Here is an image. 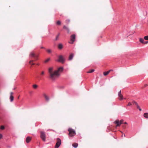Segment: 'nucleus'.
I'll return each instance as SVG.
<instances>
[{
    "label": "nucleus",
    "mask_w": 148,
    "mask_h": 148,
    "mask_svg": "<svg viewBox=\"0 0 148 148\" xmlns=\"http://www.w3.org/2000/svg\"><path fill=\"white\" fill-rule=\"evenodd\" d=\"M63 69V68L61 67H59L58 70L53 72V68L52 67H50L48 69V72L49 74L50 77L52 79H54L56 77L59 75V72L62 71Z\"/></svg>",
    "instance_id": "1"
},
{
    "label": "nucleus",
    "mask_w": 148,
    "mask_h": 148,
    "mask_svg": "<svg viewBox=\"0 0 148 148\" xmlns=\"http://www.w3.org/2000/svg\"><path fill=\"white\" fill-rule=\"evenodd\" d=\"M68 131L69 132V136L73 137L75 135L76 133L75 131L73 129L70 128L68 129Z\"/></svg>",
    "instance_id": "2"
},
{
    "label": "nucleus",
    "mask_w": 148,
    "mask_h": 148,
    "mask_svg": "<svg viewBox=\"0 0 148 148\" xmlns=\"http://www.w3.org/2000/svg\"><path fill=\"white\" fill-rule=\"evenodd\" d=\"M29 56L30 57L34 58L35 60H38V55H36L33 52H32L30 53Z\"/></svg>",
    "instance_id": "3"
},
{
    "label": "nucleus",
    "mask_w": 148,
    "mask_h": 148,
    "mask_svg": "<svg viewBox=\"0 0 148 148\" xmlns=\"http://www.w3.org/2000/svg\"><path fill=\"white\" fill-rule=\"evenodd\" d=\"M57 142L55 146V148H58L60 146L61 144V140L59 138L56 139Z\"/></svg>",
    "instance_id": "4"
},
{
    "label": "nucleus",
    "mask_w": 148,
    "mask_h": 148,
    "mask_svg": "<svg viewBox=\"0 0 148 148\" xmlns=\"http://www.w3.org/2000/svg\"><path fill=\"white\" fill-rule=\"evenodd\" d=\"M40 137L43 141H45L46 140V136L45 132H40Z\"/></svg>",
    "instance_id": "5"
},
{
    "label": "nucleus",
    "mask_w": 148,
    "mask_h": 148,
    "mask_svg": "<svg viewBox=\"0 0 148 148\" xmlns=\"http://www.w3.org/2000/svg\"><path fill=\"white\" fill-rule=\"evenodd\" d=\"M75 39V34L72 35L70 37L71 42H69V43L73 44Z\"/></svg>",
    "instance_id": "6"
},
{
    "label": "nucleus",
    "mask_w": 148,
    "mask_h": 148,
    "mask_svg": "<svg viewBox=\"0 0 148 148\" xmlns=\"http://www.w3.org/2000/svg\"><path fill=\"white\" fill-rule=\"evenodd\" d=\"M58 59L57 60L58 62L63 63L65 61V59L62 55H60L58 56Z\"/></svg>",
    "instance_id": "7"
},
{
    "label": "nucleus",
    "mask_w": 148,
    "mask_h": 148,
    "mask_svg": "<svg viewBox=\"0 0 148 148\" xmlns=\"http://www.w3.org/2000/svg\"><path fill=\"white\" fill-rule=\"evenodd\" d=\"M118 95L119 96V100H121L123 99V97L121 94V91L120 90L118 92Z\"/></svg>",
    "instance_id": "8"
},
{
    "label": "nucleus",
    "mask_w": 148,
    "mask_h": 148,
    "mask_svg": "<svg viewBox=\"0 0 148 148\" xmlns=\"http://www.w3.org/2000/svg\"><path fill=\"white\" fill-rule=\"evenodd\" d=\"M114 123L115 124H116V125L115 126L116 127H117L118 126H120L121 124L120 123L119 121L118 120H116L114 122Z\"/></svg>",
    "instance_id": "9"
},
{
    "label": "nucleus",
    "mask_w": 148,
    "mask_h": 148,
    "mask_svg": "<svg viewBox=\"0 0 148 148\" xmlns=\"http://www.w3.org/2000/svg\"><path fill=\"white\" fill-rule=\"evenodd\" d=\"M43 96L44 97V98L45 99V100L47 101H49V97L46 94H43Z\"/></svg>",
    "instance_id": "10"
},
{
    "label": "nucleus",
    "mask_w": 148,
    "mask_h": 148,
    "mask_svg": "<svg viewBox=\"0 0 148 148\" xmlns=\"http://www.w3.org/2000/svg\"><path fill=\"white\" fill-rule=\"evenodd\" d=\"M113 71V70H110L108 71L104 72L103 73V75L104 76H106L108 75L110 71Z\"/></svg>",
    "instance_id": "11"
},
{
    "label": "nucleus",
    "mask_w": 148,
    "mask_h": 148,
    "mask_svg": "<svg viewBox=\"0 0 148 148\" xmlns=\"http://www.w3.org/2000/svg\"><path fill=\"white\" fill-rule=\"evenodd\" d=\"M31 138L29 136L27 137L26 139V141L27 143H29L31 140Z\"/></svg>",
    "instance_id": "12"
},
{
    "label": "nucleus",
    "mask_w": 148,
    "mask_h": 148,
    "mask_svg": "<svg viewBox=\"0 0 148 148\" xmlns=\"http://www.w3.org/2000/svg\"><path fill=\"white\" fill-rule=\"evenodd\" d=\"M74 55L73 53H71V54L69 56V60H71L73 58V57Z\"/></svg>",
    "instance_id": "13"
},
{
    "label": "nucleus",
    "mask_w": 148,
    "mask_h": 148,
    "mask_svg": "<svg viewBox=\"0 0 148 148\" xmlns=\"http://www.w3.org/2000/svg\"><path fill=\"white\" fill-rule=\"evenodd\" d=\"M139 41L142 44H143L144 42V39L141 38H140L139 39Z\"/></svg>",
    "instance_id": "14"
},
{
    "label": "nucleus",
    "mask_w": 148,
    "mask_h": 148,
    "mask_svg": "<svg viewBox=\"0 0 148 148\" xmlns=\"http://www.w3.org/2000/svg\"><path fill=\"white\" fill-rule=\"evenodd\" d=\"M144 116L146 118L148 119V113H145L144 114Z\"/></svg>",
    "instance_id": "15"
},
{
    "label": "nucleus",
    "mask_w": 148,
    "mask_h": 148,
    "mask_svg": "<svg viewBox=\"0 0 148 148\" xmlns=\"http://www.w3.org/2000/svg\"><path fill=\"white\" fill-rule=\"evenodd\" d=\"M78 145L77 143H75L73 144L72 145L75 148H76L77 147Z\"/></svg>",
    "instance_id": "16"
},
{
    "label": "nucleus",
    "mask_w": 148,
    "mask_h": 148,
    "mask_svg": "<svg viewBox=\"0 0 148 148\" xmlns=\"http://www.w3.org/2000/svg\"><path fill=\"white\" fill-rule=\"evenodd\" d=\"M63 47V45L62 44H59L58 45V48L60 49H61Z\"/></svg>",
    "instance_id": "17"
},
{
    "label": "nucleus",
    "mask_w": 148,
    "mask_h": 148,
    "mask_svg": "<svg viewBox=\"0 0 148 148\" xmlns=\"http://www.w3.org/2000/svg\"><path fill=\"white\" fill-rule=\"evenodd\" d=\"M63 28L66 30L68 33H69V29L66 26H64L63 27Z\"/></svg>",
    "instance_id": "18"
},
{
    "label": "nucleus",
    "mask_w": 148,
    "mask_h": 148,
    "mask_svg": "<svg viewBox=\"0 0 148 148\" xmlns=\"http://www.w3.org/2000/svg\"><path fill=\"white\" fill-rule=\"evenodd\" d=\"M94 71H95L94 69H92L90 70L89 71H87V73H92V72H93Z\"/></svg>",
    "instance_id": "19"
},
{
    "label": "nucleus",
    "mask_w": 148,
    "mask_h": 148,
    "mask_svg": "<svg viewBox=\"0 0 148 148\" xmlns=\"http://www.w3.org/2000/svg\"><path fill=\"white\" fill-rule=\"evenodd\" d=\"M10 99L11 102L13 101L14 99V97L12 95L10 96Z\"/></svg>",
    "instance_id": "20"
},
{
    "label": "nucleus",
    "mask_w": 148,
    "mask_h": 148,
    "mask_svg": "<svg viewBox=\"0 0 148 148\" xmlns=\"http://www.w3.org/2000/svg\"><path fill=\"white\" fill-rule=\"evenodd\" d=\"M33 87L34 89H36L37 88L38 86L36 84H34L33 85Z\"/></svg>",
    "instance_id": "21"
},
{
    "label": "nucleus",
    "mask_w": 148,
    "mask_h": 148,
    "mask_svg": "<svg viewBox=\"0 0 148 148\" xmlns=\"http://www.w3.org/2000/svg\"><path fill=\"white\" fill-rule=\"evenodd\" d=\"M50 60V58H48L44 61V62L45 63H47Z\"/></svg>",
    "instance_id": "22"
},
{
    "label": "nucleus",
    "mask_w": 148,
    "mask_h": 148,
    "mask_svg": "<svg viewBox=\"0 0 148 148\" xmlns=\"http://www.w3.org/2000/svg\"><path fill=\"white\" fill-rule=\"evenodd\" d=\"M47 51L48 53H50L52 52L51 50L50 49H47Z\"/></svg>",
    "instance_id": "23"
},
{
    "label": "nucleus",
    "mask_w": 148,
    "mask_h": 148,
    "mask_svg": "<svg viewBox=\"0 0 148 148\" xmlns=\"http://www.w3.org/2000/svg\"><path fill=\"white\" fill-rule=\"evenodd\" d=\"M56 24L57 25H61V22L59 21H58L56 22Z\"/></svg>",
    "instance_id": "24"
},
{
    "label": "nucleus",
    "mask_w": 148,
    "mask_h": 148,
    "mask_svg": "<svg viewBox=\"0 0 148 148\" xmlns=\"http://www.w3.org/2000/svg\"><path fill=\"white\" fill-rule=\"evenodd\" d=\"M132 104H135L136 105L138 103L136 102L133 101L132 102Z\"/></svg>",
    "instance_id": "25"
},
{
    "label": "nucleus",
    "mask_w": 148,
    "mask_h": 148,
    "mask_svg": "<svg viewBox=\"0 0 148 148\" xmlns=\"http://www.w3.org/2000/svg\"><path fill=\"white\" fill-rule=\"evenodd\" d=\"M144 39L145 40H148V36H144Z\"/></svg>",
    "instance_id": "26"
},
{
    "label": "nucleus",
    "mask_w": 148,
    "mask_h": 148,
    "mask_svg": "<svg viewBox=\"0 0 148 148\" xmlns=\"http://www.w3.org/2000/svg\"><path fill=\"white\" fill-rule=\"evenodd\" d=\"M5 129L4 126L3 125L1 126L0 127V129L1 130H3Z\"/></svg>",
    "instance_id": "27"
},
{
    "label": "nucleus",
    "mask_w": 148,
    "mask_h": 148,
    "mask_svg": "<svg viewBox=\"0 0 148 148\" xmlns=\"http://www.w3.org/2000/svg\"><path fill=\"white\" fill-rule=\"evenodd\" d=\"M59 35H60L59 34H58L57 36H56V39H55V40H57L58 39Z\"/></svg>",
    "instance_id": "28"
},
{
    "label": "nucleus",
    "mask_w": 148,
    "mask_h": 148,
    "mask_svg": "<svg viewBox=\"0 0 148 148\" xmlns=\"http://www.w3.org/2000/svg\"><path fill=\"white\" fill-rule=\"evenodd\" d=\"M132 105V103L130 102H129L128 104L127 105L128 106H130Z\"/></svg>",
    "instance_id": "29"
},
{
    "label": "nucleus",
    "mask_w": 148,
    "mask_h": 148,
    "mask_svg": "<svg viewBox=\"0 0 148 148\" xmlns=\"http://www.w3.org/2000/svg\"><path fill=\"white\" fill-rule=\"evenodd\" d=\"M70 22V20L69 19H67L66 21V22L67 23H68Z\"/></svg>",
    "instance_id": "30"
},
{
    "label": "nucleus",
    "mask_w": 148,
    "mask_h": 148,
    "mask_svg": "<svg viewBox=\"0 0 148 148\" xmlns=\"http://www.w3.org/2000/svg\"><path fill=\"white\" fill-rule=\"evenodd\" d=\"M45 74V72L44 71H42L41 72V75H44Z\"/></svg>",
    "instance_id": "31"
},
{
    "label": "nucleus",
    "mask_w": 148,
    "mask_h": 148,
    "mask_svg": "<svg viewBox=\"0 0 148 148\" xmlns=\"http://www.w3.org/2000/svg\"><path fill=\"white\" fill-rule=\"evenodd\" d=\"M123 120H121L120 121H119V122L121 124H122L123 123Z\"/></svg>",
    "instance_id": "32"
},
{
    "label": "nucleus",
    "mask_w": 148,
    "mask_h": 148,
    "mask_svg": "<svg viewBox=\"0 0 148 148\" xmlns=\"http://www.w3.org/2000/svg\"><path fill=\"white\" fill-rule=\"evenodd\" d=\"M137 108L138 109H139L140 108V106H139V105H138V103L136 105Z\"/></svg>",
    "instance_id": "33"
},
{
    "label": "nucleus",
    "mask_w": 148,
    "mask_h": 148,
    "mask_svg": "<svg viewBox=\"0 0 148 148\" xmlns=\"http://www.w3.org/2000/svg\"><path fill=\"white\" fill-rule=\"evenodd\" d=\"M148 43V41H144L143 44H146Z\"/></svg>",
    "instance_id": "34"
},
{
    "label": "nucleus",
    "mask_w": 148,
    "mask_h": 148,
    "mask_svg": "<svg viewBox=\"0 0 148 148\" xmlns=\"http://www.w3.org/2000/svg\"><path fill=\"white\" fill-rule=\"evenodd\" d=\"M13 94V93L12 92H11L10 93V96L12 95Z\"/></svg>",
    "instance_id": "35"
},
{
    "label": "nucleus",
    "mask_w": 148,
    "mask_h": 148,
    "mask_svg": "<svg viewBox=\"0 0 148 148\" xmlns=\"http://www.w3.org/2000/svg\"><path fill=\"white\" fill-rule=\"evenodd\" d=\"M2 137V135L1 134H0V139Z\"/></svg>",
    "instance_id": "36"
},
{
    "label": "nucleus",
    "mask_w": 148,
    "mask_h": 148,
    "mask_svg": "<svg viewBox=\"0 0 148 148\" xmlns=\"http://www.w3.org/2000/svg\"><path fill=\"white\" fill-rule=\"evenodd\" d=\"M33 61H34V60H30V61H29V63L30 64H31V62H33Z\"/></svg>",
    "instance_id": "37"
},
{
    "label": "nucleus",
    "mask_w": 148,
    "mask_h": 148,
    "mask_svg": "<svg viewBox=\"0 0 148 148\" xmlns=\"http://www.w3.org/2000/svg\"><path fill=\"white\" fill-rule=\"evenodd\" d=\"M125 137V134H124L123 135V134H122V137Z\"/></svg>",
    "instance_id": "38"
},
{
    "label": "nucleus",
    "mask_w": 148,
    "mask_h": 148,
    "mask_svg": "<svg viewBox=\"0 0 148 148\" xmlns=\"http://www.w3.org/2000/svg\"><path fill=\"white\" fill-rule=\"evenodd\" d=\"M41 49H44L45 48L44 47H41Z\"/></svg>",
    "instance_id": "39"
},
{
    "label": "nucleus",
    "mask_w": 148,
    "mask_h": 148,
    "mask_svg": "<svg viewBox=\"0 0 148 148\" xmlns=\"http://www.w3.org/2000/svg\"><path fill=\"white\" fill-rule=\"evenodd\" d=\"M138 109L140 111H141L142 110V109H141V108H140Z\"/></svg>",
    "instance_id": "40"
},
{
    "label": "nucleus",
    "mask_w": 148,
    "mask_h": 148,
    "mask_svg": "<svg viewBox=\"0 0 148 148\" xmlns=\"http://www.w3.org/2000/svg\"><path fill=\"white\" fill-rule=\"evenodd\" d=\"M147 86V84H145V87H146V86Z\"/></svg>",
    "instance_id": "41"
},
{
    "label": "nucleus",
    "mask_w": 148,
    "mask_h": 148,
    "mask_svg": "<svg viewBox=\"0 0 148 148\" xmlns=\"http://www.w3.org/2000/svg\"><path fill=\"white\" fill-rule=\"evenodd\" d=\"M124 123L126 124H127V123L126 122H125V123Z\"/></svg>",
    "instance_id": "42"
},
{
    "label": "nucleus",
    "mask_w": 148,
    "mask_h": 148,
    "mask_svg": "<svg viewBox=\"0 0 148 148\" xmlns=\"http://www.w3.org/2000/svg\"><path fill=\"white\" fill-rule=\"evenodd\" d=\"M34 63H32V64H31V65H34Z\"/></svg>",
    "instance_id": "43"
},
{
    "label": "nucleus",
    "mask_w": 148,
    "mask_h": 148,
    "mask_svg": "<svg viewBox=\"0 0 148 148\" xmlns=\"http://www.w3.org/2000/svg\"><path fill=\"white\" fill-rule=\"evenodd\" d=\"M19 97H20V96H18V99H19Z\"/></svg>",
    "instance_id": "44"
},
{
    "label": "nucleus",
    "mask_w": 148,
    "mask_h": 148,
    "mask_svg": "<svg viewBox=\"0 0 148 148\" xmlns=\"http://www.w3.org/2000/svg\"><path fill=\"white\" fill-rule=\"evenodd\" d=\"M37 65H39V64H37Z\"/></svg>",
    "instance_id": "45"
},
{
    "label": "nucleus",
    "mask_w": 148,
    "mask_h": 148,
    "mask_svg": "<svg viewBox=\"0 0 148 148\" xmlns=\"http://www.w3.org/2000/svg\"><path fill=\"white\" fill-rule=\"evenodd\" d=\"M15 89H16V88H14V90H15Z\"/></svg>",
    "instance_id": "46"
},
{
    "label": "nucleus",
    "mask_w": 148,
    "mask_h": 148,
    "mask_svg": "<svg viewBox=\"0 0 148 148\" xmlns=\"http://www.w3.org/2000/svg\"><path fill=\"white\" fill-rule=\"evenodd\" d=\"M126 99V98H124V99Z\"/></svg>",
    "instance_id": "47"
}]
</instances>
